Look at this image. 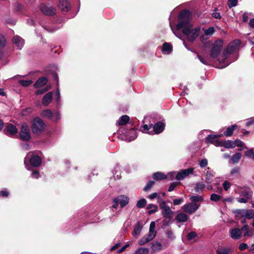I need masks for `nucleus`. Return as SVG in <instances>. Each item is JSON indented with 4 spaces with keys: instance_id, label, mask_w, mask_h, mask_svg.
Listing matches in <instances>:
<instances>
[{
    "instance_id": "38",
    "label": "nucleus",
    "mask_w": 254,
    "mask_h": 254,
    "mask_svg": "<svg viewBox=\"0 0 254 254\" xmlns=\"http://www.w3.org/2000/svg\"><path fill=\"white\" fill-rule=\"evenodd\" d=\"M215 134H210L208 135L207 137L206 138V142L207 143H211L213 144L214 143V142L215 141L216 137H214Z\"/></svg>"
},
{
    "instance_id": "22",
    "label": "nucleus",
    "mask_w": 254,
    "mask_h": 254,
    "mask_svg": "<svg viewBox=\"0 0 254 254\" xmlns=\"http://www.w3.org/2000/svg\"><path fill=\"white\" fill-rule=\"evenodd\" d=\"M146 209L149 210L148 211V214L151 215L158 211V206L153 204H149L146 207Z\"/></svg>"
},
{
    "instance_id": "53",
    "label": "nucleus",
    "mask_w": 254,
    "mask_h": 254,
    "mask_svg": "<svg viewBox=\"0 0 254 254\" xmlns=\"http://www.w3.org/2000/svg\"><path fill=\"white\" fill-rule=\"evenodd\" d=\"M197 237V234L195 232H190L187 235V239L188 240H191Z\"/></svg>"
},
{
    "instance_id": "8",
    "label": "nucleus",
    "mask_w": 254,
    "mask_h": 254,
    "mask_svg": "<svg viewBox=\"0 0 254 254\" xmlns=\"http://www.w3.org/2000/svg\"><path fill=\"white\" fill-rule=\"evenodd\" d=\"M193 170L194 168H193L182 170L177 174L176 176V180L179 181L182 180L183 179L186 178V177L188 176L189 175L192 174Z\"/></svg>"
},
{
    "instance_id": "60",
    "label": "nucleus",
    "mask_w": 254,
    "mask_h": 254,
    "mask_svg": "<svg viewBox=\"0 0 254 254\" xmlns=\"http://www.w3.org/2000/svg\"><path fill=\"white\" fill-rule=\"evenodd\" d=\"M248 248V246L246 243H242L239 246V249L240 251H245Z\"/></svg>"
},
{
    "instance_id": "61",
    "label": "nucleus",
    "mask_w": 254,
    "mask_h": 254,
    "mask_svg": "<svg viewBox=\"0 0 254 254\" xmlns=\"http://www.w3.org/2000/svg\"><path fill=\"white\" fill-rule=\"evenodd\" d=\"M233 143H234L235 144V146H237L238 147H242L245 144V143L243 142L242 140L239 139H237L235 141H233Z\"/></svg>"
},
{
    "instance_id": "44",
    "label": "nucleus",
    "mask_w": 254,
    "mask_h": 254,
    "mask_svg": "<svg viewBox=\"0 0 254 254\" xmlns=\"http://www.w3.org/2000/svg\"><path fill=\"white\" fill-rule=\"evenodd\" d=\"M210 199L211 201L218 202L221 199V196L218 194L213 193L210 195Z\"/></svg>"
},
{
    "instance_id": "32",
    "label": "nucleus",
    "mask_w": 254,
    "mask_h": 254,
    "mask_svg": "<svg viewBox=\"0 0 254 254\" xmlns=\"http://www.w3.org/2000/svg\"><path fill=\"white\" fill-rule=\"evenodd\" d=\"M213 176L214 175L212 172L207 171L205 174V182L207 183H212Z\"/></svg>"
},
{
    "instance_id": "19",
    "label": "nucleus",
    "mask_w": 254,
    "mask_h": 254,
    "mask_svg": "<svg viewBox=\"0 0 254 254\" xmlns=\"http://www.w3.org/2000/svg\"><path fill=\"white\" fill-rule=\"evenodd\" d=\"M188 218L189 217L187 214L183 213V212H180L177 215L175 219L178 222L181 223L187 222Z\"/></svg>"
},
{
    "instance_id": "58",
    "label": "nucleus",
    "mask_w": 254,
    "mask_h": 254,
    "mask_svg": "<svg viewBox=\"0 0 254 254\" xmlns=\"http://www.w3.org/2000/svg\"><path fill=\"white\" fill-rule=\"evenodd\" d=\"M163 223V226H168L171 225V223H173V221L171 220L168 219V218H165V219H163L162 221Z\"/></svg>"
},
{
    "instance_id": "55",
    "label": "nucleus",
    "mask_w": 254,
    "mask_h": 254,
    "mask_svg": "<svg viewBox=\"0 0 254 254\" xmlns=\"http://www.w3.org/2000/svg\"><path fill=\"white\" fill-rule=\"evenodd\" d=\"M148 242V240H147L145 236L141 238L140 240L138 241V244L140 246H144L146 244V243Z\"/></svg>"
},
{
    "instance_id": "33",
    "label": "nucleus",
    "mask_w": 254,
    "mask_h": 254,
    "mask_svg": "<svg viewBox=\"0 0 254 254\" xmlns=\"http://www.w3.org/2000/svg\"><path fill=\"white\" fill-rule=\"evenodd\" d=\"M231 252L229 248H221L216 250L217 254H229Z\"/></svg>"
},
{
    "instance_id": "48",
    "label": "nucleus",
    "mask_w": 254,
    "mask_h": 254,
    "mask_svg": "<svg viewBox=\"0 0 254 254\" xmlns=\"http://www.w3.org/2000/svg\"><path fill=\"white\" fill-rule=\"evenodd\" d=\"M237 4L238 0H228L227 1V5L230 8L236 6Z\"/></svg>"
},
{
    "instance_id": "30",
    "label": "nucleus",
    "mask_w": 254,
    "mask_h": 254,
    "mask_svg": "<svg viewBox=\"0 0 254 254\" xmlns=\"http://www.w3.org/2000/svg\"><path fill=\"white\" fill-rule=\"evenodd\" d=\"M242 157V154L240 153H237L233 155L232 157L231 160L233 164H236L238 163V162Z\"/></svg>"
},
{
    "instance_id": "1",
    "label": "nucleus",
    "mask_w": 254,
    "mask_h": 254,
    "mask_svg": "<svg viewBox=\"0 0 254 254\" xmlns=\"http://www.w3.org/2000/svg\"><path fill=\"white\" fill-rule=\"evenodd\" d=\"M191 12L187 9L182 10L178 16V23L176 27L177 30L182 29V33L187 36L189 42H193L199 35L201 31L200 27L191 28Z\"/></svg>"
},
{
    "instance_id": "14",
    "label": "nucleus",
    "mask_w": 254,
    "mask_h": 254,
    "mask_svg": "<svg viewBox=\"0 0 254 254\" xmlns=\"http://www.w3.org/2000/svg\"><path fill=\"white\" fill-rule=\"evenodd\" d=\"M174 212L172 211L169 206H167L164 207V209L162 210V214L165 218H168L169 220H171L173 217Z\"/></svg>"
},
{
    "instance_id": "36",
    "label": "nucleus",
    "mask_w": 254,
    "mask_h": 254,
    "mask_svg": "<svg viewBox=\"0 0 254 254\" xmlns=\"http://www.w3.org/2000/svg\"><path fill=\"white\" fill-rule=\"evenodd\" d=\"M154 184L155 182L154 181H149L146 184V185L143 188V190L145 191H148V190H151V189L152 188L153 186L154 185Z\"/></svg>"
},
{
    "instance_id": "51",
    "label": "nucleus",
    "mask_w": 254,
    "mask_h": 254,
    "mask_svg": "<svg viewBox=\"0 0 254 254\" xmlns=\"http://www.w3.org/2000/svg\"><path fill=\"white\" fill-rule=\"evenodd\" d=\"M53 119H51L53 121H57L60 119V113L59 111H57L55 113H53Z\"/></svg>"
},
{
    "instance_id": "43",
    "label": "nucleus",
    "mask_w": 254,
    "mask_h": 254,
    "mask_svg": "<svg viewBox=\"0 0 254 254\" xmlns=\"http://www.w3.org/2000/svg\"><path fill=\"white\" fill-rule=\"evenodd\" d=\"M19 82L23 87H28L32 83V81L31 80H20Z\"/></svg>"
},
{
    "instance_id": "13",
    "label": "nucleus",
    "mask_w": 254,
    "mask_h": 254,
    "mask_svg": "<svg viewBox=\"0 0 254 254\" xmlns=\"http://www.w3.org/2000/svg\"><path fill=\"white\" fill-rule=\"evenodd\" d=\"M165 125L162 121H158L156 124L153 125V131L156 134H159L163 131L165 128Z\"/></svg>"
},
{
    "instance_id": "11",
    "label": "nucleus",
    "mask_w": 254,
    "mask_h": 254,
    "mask_svg": "<svg viewBox=\"0 0 254 254\" xmlns=\"http://www.w3.org/2000/svg\"><path fill=\"white\" fill-rule=\"evenodd\" d=\"M29 163L32 167H39L42 164V159L38 155H32L30 158Z\"/></svg>"
},
{
    "instance_id": "4",
    "label": "nucleus",
    "mask_w": 254,
    "mask_h": 254,
    "mask_svg": "<svg viewBox=\"0 0 254 254\" xmlns=\"http://www.w3.org/2000/svg\"><path fill=\"white\" fill-rule=\"evenodd\" d=\"M129 200V197L126 195H118L113 199L112 207L114 209H117L120 204L121 207L123 208L128 204Z\"/></svg>"
},
{
    "instance_id": "26",
    "label": "nucleus",
    "mask_w": 254,
    "mask_h": 254,
    "mask_svg": "<svg viewBox=\"0 0 254 254\" xmlns=\"http://www.w3.org/2000/svg\"><path fill=\"white\" fill-rule=\"evenodd\" d=\"M142 225L141 222L139 221L137 222L133 229L132 235H139L140 233V231L142 230Z\"/></svg>"
},
{
    "instance_id": "15",
    "label": "nucleus",
    "mask_w": 254,
    "mask_h": 254,
    "mask_svg": "<svg viewBox=\"0 0 254 254\" xmlns=\"http://www.w3.org/2000/svg\"><path fill=\"white\" fill-rule=\"evenodd\" d=\"M48 82V78L46 77H39L34 83V88H39L46 85Z\"/></svg>"
},
{
    "instance_id": "41",
    "label": "nucleus",
    "mask_w": 254,
    "mask_h": 254,
    "mask_svg": "<svg viewBox=\"0 0 254 254\" xmlns=\"http://www.w3.org/2000/svg\"><path fill=\"white\" fill-rule=\"evenodd\" d=\"M51 89V86H47L44 88L40 89L37 90L35 92V94L36 95H41L44 94L45 93L48 92V91Z\"/></svg>"
},
{
    "instance_id": "9",
    "label": "nucleus",
    "mask_w": 254,
    "mask_h": 254,
    "mask_svg": "<svg viewBox=\"0 0 254 254\" xmlns=\"http://www.w3.org/2000/svg\"><path fill=\"white\" fill-rule=\"evenodd\" d=\"M199 206V205H197L194 202H191L183 206V209L185 212L191 214L195 212L198 209Z\"/></svg>"
},
{
    "instance_id": "10",
    "label": "nucleus",
    "mask_w": 254,
    "mask_h": 254,
    "mask_svg": "<svg viewBox=\"0 0 254 254\" xmlns=\"http://www.w3.org/2000/svg\"><path fill=\"white\" fill-rule=\"evenodd\" d=\"M17 131L18 130L15 126L11 124H8L6 127L3 129L4 134L9 136L16 134Z\"/></svg>"
},
{
    "instance_id": "52",
    "label": "nucleus",
    "mask_w": 254,
    "mask_h": 254,
    "mask_svg": "<svg viewBox=\"0 0 254 254\" xmlns=\"http://www.w3.org/2000/svg\"><path fill=\"white\" fill-rule=\"evenodd\" d=\"M215 32V29L214 27H210L208 29H206L204 31V34L206 36L210 35L214 33Z\"/></svg>"
},
{
    "instance_id": "23",
    "label": "nucleus",
    "mask_w": 254,
    "mask_h": 254,
    "mask_svg": "<svg viewBox=\"0 0 254 254\" xmlns=\"http://www.w3.org/2000/svg\"><path fill=\"white\" fill-rule=\"evenodd\" d=\"M246 210L245 209H236L232 211L235 214L236 219H239V217L245 216Z\"/></svg>"
},
{
    "instance_id": "49",
    "label": "nucleus",
    "mask_w": 254,
    "mask_h": 254,
    "mask_svg": "<svg viewBox=\"0 0 254 254\" xmlns=\"http://www.w3.org/2000/svg\"><path fill=\"white\" fill-rule=\"evenodd\" d=\"M180 182H174L172 183L168 188V191H173L175 189V188L177 187V185L180 184Z\"/></svg>"
},
{
    "instance_id": "3",
    "label": "nucleus",
    "mask_w": 254,
    "mask_h": 254,
    "mask_svg": "<svg viewBox=\"0 0 254 254\" xmlns=\"http://www.w3.org/2000/svg\"><path fill=\"white\" fill-rule=\"evenodd\" d=\"M224 41L222 39H217L213 43L212 48L210 52V57L211 58H216L219 56L221 51Z\"/></svg>"
},
{
    "instance_id": "17",
    "label": "nucleus",
    "mask_w": 254,
    "mask_h": 254,
    "mask_svg": "<svg viewBox=\"0 0 254 254\" xmlns=\"http://www.w3.org/2000/svg\"><path fill=\"white\" fill-rule=\"evenodd\" d=\"M242 230L238 228H232L231 230V237L235 240H238L242 236Z\"/></svg>"
},
{
    "instance_id": "5",
    "label": "nucleus",
    "mask_w": 254,
    "mask_h": 254,
    "mask_svg": "<svg viewBox=\"0 0 254 254\" xmlns=\"http://www.w3.org/2000/svg\"><path fill=\"white\" fill-rule=\"evenodd\" d=\"M20 138L24 141L30 140V130L27 124H23L21 127V130L19 133Z\"/></svg>"
},
{
    "instance_id": "39",
    "label": "nucleus",
    "mask_w": 254,
    "mask_h": 254,
    "mask_svg": "<svg viewBox=\"0 0 254 254\" xmlns=\"http://www.w3.org/2000/svg\"><path fill=\"white\" fill-rule=\"evenodd\" d=\"M147 201L145 198H142L139 200L136 204V206L138 208H143L146 206Z\"/></svg>"
},
{
    "instance_id": "37",
    "label": "nucleus",
    "mask_w": 254,
    "mask_h": 254,
    "mask_svg": "<svg viewBox=\"0 0 254 254\" xmlns=\"http://www.w3.org/2000/svg\"><path fill=\"white\" fill-rule=\"evenodd\" d=\"M49 75L51 76V77L53 78V80L55 81L57 85L58 86V85H59L58 74L56 72H55L53 70H51L49 72Z\"/></svg>"
},
{
    "instance_id": "59",
    "label": "nucleus",
    "mask_w": 254,
    "mask_h": 254,
    "mask_svg": "<svg viewBox=\"0 0 254 254\" xmlns=\"http://www.w3.org/2000/svg\"><path fill=\"white\" fill-rule=\"evenodd\" d=\"M249 225H245L244 226H242L241 227V229H240L241 230V232L243 231H246V233H245V234L244 235V236H249Z\"/></svg>"
},
{
    "instance_id": "54",
    "label": "nucleus",
    "mask_w": 254,
    "mask_h": 254,
    "mask_svg": "<svg viewBox=\"0 0 254 254\" xmlns=\"http://www.w3.org/2000/svg\"><path fill=\"white\" fill-rule=\"evenodd\" d=\"M245 155L249 157L251 159L254 158V151L253 149H250L249 150H247L245 152Z\"/></svg>"
},
{
    "instance_id": "35",
    "label": "nucleus",
    "mask_w": 254,
    "mask_h": 254,
    "mask_svg": "<svg viewBox=\"0 0 254 254\" xmlns=\"http://www.w3.org/2000/svg\"><path fill=\"white\" fill-rule=\"evenodd\" d=\"M149 252V250L147 248L140 247L136 251L135 254H147Z\"/></svg>"
},
{
    "instance_id": "50",
    "label": "nucleus",
    "mask_w": 254,
    "mask_h": 254,
    "mask_svg": "<svg viewBox=\"0 0 254 254\" xmlns=\"http://www.w3.org/2000/svg\"><path fill=\"white\" fill-rule=\"evenodd\" d=\"M53 119H51L53 121H57L60 119V113L59 111H57L55 113H53Z\"/></svg>"
},
{
    "instance_id": "20",
    "label": "nucleus",
    "mask_w": 254,
    "mask_h": 254,
    "mask_svg": "<svg viewBox=\"0 0 254 254\" xmlns=\"http://www.w3.org/2000/svg\"><path fill=\"white\" fill-rule=\"evenodd\" d=\"M152 177L156 181H161L167 179V175L161 172H157L153 174Z\"/></svg>"
},
{
    "instance_id": "47",
    "label": "nucleus",
    "mask_w": 254,
    "mask_h": 254,
    "mask_svg": "<svg viewBox=\"0 0 254 254\" xmlns=\"http://www.w3.org/2000/svg\"><path fill=\"white\" fill-rule=\"evenodd\" d=\"M6 39L5 37L0 33V48H2L5 46Z\"/></svg>"
},
{
    "instance_id": "46",
    "label": "nucleus",
    "mask_w": 254,
    "mask_h": 254,
    "mask_svg": "<svg viewBox=\"0 0 254 254\" xmlns=\"http://www.w3.org/2000/svg\"><path fill=\"white\" fill-rule=\"evenodd\" d=\"M155 227V223L154 221L151 222L150 224V228H149V233H151L156 235L157 232L155 231L154 229Z\"/></svg>"
},
{
    "instance_id": "24",
    "label": "nucleus",
    "mask_w": 254,
    "mask_h": 254,
    "mask_svg": "<svg viewBox=\"0 0 254 254\" xmlns=\"http://www.w3.org/2000/svg\"><path fill=\"white\" fill-rule=\"evenodd\" d=\"M129 117L128 116L125 115H123L119 119L118 124L119 126L125 125L128 123L129 121Z\"/></svg>"
},
{
    "instance_id": "7",
    "label": "nucleus",
    "mask_w": 254,
    "mask_h": 254,
    "mask_svg": "<svg viewBox=\"0 0 254 254\" xmlns=\"http://www.w3.org/2000/svg\"><path fill=\"white\" fill-rule=\"evenodd\" d=\"M241 41L239 39L234 40L232 42L229 44L227 47L224 50L223 54H232L235 52L238 46L240 44Z\"/></svg>"
},
{
    "instance_id": "21",
    "label": "nucleus",
    "mask_w": 254,
    "mask_h": 254,
    "mask_svg": "<svg viewBox=\"0 0 254 254\" xmlns=\"http://www.w3.org/2000/svg\"><path fill=\"white\" fill-rule=\"evenodd\" d=\"M162 244L158 241H154L151 243V249L153 252L160 251L162 250Z\"/></svg>"
},
{
    "instance_id": "25",
    "label": "nucleus",
    "mask_w": 254,
    "mask_h": 254,
    "mask_svg": "<svg viewBox=\"0 0 254 254\" xmlns=\"http://www.w3.org/2000/svg\"><path fill=\"white\" fill-rule=\"evenodd\" d=\"M22 39L21 37L15 36L13 38V43L16 45V46L19 49L22 47Z\"/></svg>"
},
{
    "instance_id": "29",
    "label": "nucleus",
    "mask_w": 254,
    "mask_h": 254,
    "mask_svg": "<svg viewBox=\"0 0 254 254\" xmlns=\"http://www.w3.org/2000/svg\"><path fill=\"white\" fill-rule=\"evenodd\" d=\"M42 115L45 118L51 120L53 118V113L50 109H46L43 111Z\"/></svg>"
},
{
    "instance_id": "27",
    "label": "nucleus",
    "mask_w": 254,
    "mask_h": 254,
    "mask_svg": "<svg viewBox=\"0 0 254 254\" xmlns=\"http://www.w3.org/2000/svg\"><path fill=\"white\" fill-rule=\"evenodd\" d=\"M205 188V185L203 182H197L195 183V192L200 193L203 191Z\"/></svg>"
},
{
    "instance_id": "42",
    "label": "nucleus",
    "mask_w": 254,
    "mask_h": 254,
    "mask_svg": "<svg viewBox=\"0 0 254 254\" xmlns=\"http://www.w3.org/2000/svg\"><path fill=\"white\" fill-rule=\"evenodd\" d=\"M197 57L198 59L200 60L201 63L206 65L209 64L210 62L208 58H203L202 56H201L199 54H197Z\"/></svg>"
},
{
    "instance_id": "64",
    "label": "nucleus",
    "mask_w": 254,
    "mask_h": 254,
    "mask_svg": "<svg viewBox=\"0 0 254 254\" xmlns=\"http://www.w3.org/2000/svg\"><path fill=\"white\" fill-rule=\"evenodd\" d=\"M146 237L147 240H148V242L150 241H152L154 239V238L155 237V234H153V233H150L149 234H148L147 236H145Z\"/></svg>"
},
{
    "instance_id": "56",
    "label": "nucleus",
    "mask_w": 254,
    "mask_h": 254,
    "mask_svg": "<svg viewBox=\"0 0 254 254\" xmlns=\"http://www.w3.org/2000/svg\"><path fill=\"white\" fill-rule=\"evenodd\" d=\"M144 131L146 132L149 133V130L150 128L153 127V124H151L149 125H144L142 126Z\"/></svg>"
},
{
    "instance_id": "16",
    "label": "nucleus",
    "mask_w": 254,
    "mask_h": 254,
    "mask_svg": "<svg viewBox=\"0 0 254 254\" xmlns=\"http://www.w3.org/2000/svg\"><path fill=\"white\" fill-rule=\"evenodd\" d=\"M53 99V93L52 92H48L44 95L42 99V103L44 106H48Z\"/></svg>"
},
{
    "instance_id": "63",
    "label": "nucleus",
    "mask_w": 254,
    "mask_h": 254,
    "mask_svg": "<svg viewBox=\"0 0 254 254\" xmlns=\"http://www.w3.org/2000/svg\"><path fill=\"white\" fill-rule=\"evenodd\" d=\"M9 192L7 190H2L0 191V196L7 197L8 196Z\"/></svg>"
},
{
    "instance_id": "62",
    "label": "nucleus",
    "mask_w": 254,
    "mask_h": 254,
    "mask_svg": "<svg viewBox=\"0 0 254 254\" xmlns=\"http://www.w3.org/2000/svg\"><path fill=\"white\" fill-rule=\"evenodd\" d=\"M223 189L225 190H228L231 187V184L228 181H225L223 183Z\"/></svg>"
},
{
    "instance_id": "6",
    "label": "nucleus",
    "mask_w": 254,
    "mask_h": 254,
    "mask_svg": "<svg viewBox=\"0 0 254 254\" xmlns=\"http://www.w3.org/2000/svg\"><path fill=\"white\" fill-rule=\"evenodd\" d=\"M39 7L41 12L44 13L45 15L53 16L55 15L56 14V8L53 6L46 5L44 3H42L40 4Z\"/></svg>"
},
{
    "instance_id": "2",
    "label": "nucleus",
    "mask_w": 254,
    "mask_h": 254,
    "mask_svg": "<svg viewBox=\"0 0 254 254\" xmlns=\"http://www.w3.org/2000/svg\"><path fill=\"white\" fill-rule=\"evenodd\" d=\"M45 124L44 121L39 118L36 117L33 119L32 122L31 130L34 134H39L44 130Z\"/></svg>"
},
{
    "instance_id": "31",
    "label": "nucleus",
    "mask_w": 254,
    "mask_h": 254,
    "mask_svg": "<svg viewBox=\"0 0 254 254\" xmlns=\"http://www.w3.org/2000/svg\"><path fill=\"white\" fill-rule=\"evenodd\" d=\"M223 146L227 149L234 148L235 147V144L233 143V141L228 140L223 142Z\"/></svg>"
},
{
    "instance_id": "40",
    "label": "nucleus",
    "mask_w": 254,
    "mask_h": 254,
    "mask_svg": "<svg viewBox=\"0 0 254 254\" xmlns=\"http://www.w3.org/2000/svg\"><path fill=\"white\" fill-rule=\"evenodd\" d=\"M190 199L192 202L202 201L203 200V197L200 195H191L190 196Z\"/></svg>"
},
{
    "instance_id": "45",
    "label": "nucleus",
    "mask_w": 254,
    "mask_h": 254,
    "mask_svg": "<svg viewBox=\"0 0 254 254\" xmlns=\"http://www.w3.org/2000/svg\"><path fill=\"white\" fill-rule=\"evenodd\" d=\"M245 217L248 219H251L254 217V211L253 210H246Z\"/></svg>"
},
{
    "instance_id": "18",
    "label": "nucleus",
    "mask_w": 254,
    "mask_h": 254,
    "mask_svg": "<svg viewBox=\"0 0 254 254\" xmlns=\"http://www.w3.org/2000/svg\"><path fill=\"white\" fill-rule=\"evenodd\" d=\"M238 126L237 125H233L231 126H229L226 130L223 132V135L226 136H231L233 134V132L237 129Z\"/></svg>"
},
{
    "instance_id": "12",
    "label": "nucleus",
    "mask_w": 254,
    "mask_h": 254,
    "mask_svg": "<svg viewBox=\"0 0 254 254\" xmlns=\"http://www.w3.org/2000/svg\"><path fill=\"white\" fill-rule=\"evenodd\" d=\"M58 6L62 11L65 12L69 11L71 8L70 4L68 0H60Z\"/></svg>"
},
{
    "instance_id": "28",
    "label": "nucleus",
    "mask_w": 254,
    "mask_h": 254,
    "mask_svg": "<svg viewBox=\"0 0 254 254\" xmlns=\"http://www.w3.org/2000/svg\"><path fill=\"white\" fill-rule=\"evenodd\" d=\"M173 47L172 45L169 43L165 42L163 44L162 50L164 52H168L170 53L173 51Z\"/></svg>"
},
{
    "instance_id": "34",
    "label": "nucleus",
    "mask_w": 254,
    "mask_h": 254,
    "mask_svg": "<svg viewBox=\"0 0 254 254\" xmlns=\"http://www.w3.org/2000/svg\"><path fill=\"white\" fill-rule=\"evenodd\" d=\"M241 195L243 196L248 200L251 199L252 196V192L248 190H244L241 191Z\"/></svg>"
},
{
    "instance_id": "57",
    "label": "nucleus",
    "mask_w": 254,
    "mask_h": 254,
    "mask_svg": "<svg viewBox=\"0 0 254 254\" xmlns=\"http://www.w3.org/2000/svg\"><path fill=\"white\" fill-rule=\"evenodd\" d=\"M208 165V161L206 159H203L199 162L200 167L201 168L206 167Z\"/></svg>"
}]
</instances>
